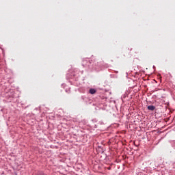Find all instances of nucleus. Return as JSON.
<instances>
[{"instance_id":"nucleus-1","label":"nucleus","mask_w":175,"mask_h":175,"mask_svg":"<svg viewBox=\"0 0 175 175\" xmlns=\"http://www.w3.org/2000/svg\"><path fill=\"white\" fill-rule=\"evenodd\" d=\"M92 64H94L93 60H90L89 59H85L82 62V66H83V68L88 67L89 68V69H92V68H96L95 66L91 65Z\"/></svg>"},{"instance_id":"nucleus-2","label":"nucleus","mask_w":175,"mask_h":175,"mask_svg":"<svg viewBox=\"0 0 175 175\" xmlns=\"http://www.w3.org/2000/svg\"><path fill=\"white\" fill-rule=\"evenodd\" d=\"M148 110H150L151 111H154L155 110V106L154 105H148Z\"/></svg>"},{"instance_id":"nucleus-3","label":"nucleus","mask_w":175,"mask_h":175,"mask_svg":"<svg viewBox=\"0 0 175 175\" xmlns=\"http://www.w3.org/2000/svg\"><path fill=\"white\" fill-rule=\"evenodd\" d=\"M89 92L90 94H91L92 95H94V94H96V90L95 89H90L89 90Z\"/></svg>"},{"instance_id":"nucleus-4","label":"nucleus","mask_w":175,"mask_h":175,"mask_svg":"<svg viewBox=\"0 0 175 175\" xmlns=\"http://www.w3.org/2000/svg\"><path fill=\"white\" fill-rule=\"evenodd\" d=\"M94 65L95 66H100V65H102V62H94Z\"/></svg>"},{"instance_id":"nucleus-5","label":"nucleus","mask_w":175,"mask_h":175,"mask_svg":"<svg viewBox=\"0 0 175 175\" xmlns=\"http://www.w3.org/2000/svg\"><path fill=\"white\" fill-rule=\"evenodd\" d=\"M108 170H110V167H108Z\"/></svg>"}]
</instances>
